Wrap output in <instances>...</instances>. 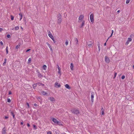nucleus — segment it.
<instances>
[{"instance_id":"nucleus-60","label":"nucleus","mask_w":134,"mask_h":134,"mask_svg":"<svg viewBox=\"0 0 134 134\" xmlns=\"http://www.w3.org/2000/svg\"><path fill=\"white\" fill-rule=\"evenodd\" d=\"M113 32H114V31L113 30H112V33H112V34H113Z\"/></svg>"},{"instance_id":"nucleus-23","label":"nucleus","mask_w":134,"mask_h":134,"mask_svg":"<svg viewBox=\"0 0 134 134\" xmlns=\"http://www.w3.org/2000/svg\"><path fill=\"white\" fill-rule=\"evenodd\" d=\"M43 70H46L47 69V66L46 65H44L43 66Z\"/></svg>"},{"instance_id":"nucleus-21","label":"nucleus","mask_w":134,"mask_h":134,"mask_svg":"<svg viewBox=\"0 0 134 134\" xmlns=\"http://www.w3.org/2000/svg\"><path fill=\"white\" fill-rule=\"evenodd\" d=\"M52 120L55 123H56L58 121L57 119L54 118H53Z\"/></svg>"},{"instance_id":"nucleus-28","label":"nucleus","mask_w":134,"mask_h":134,"mask_svg":"<svg viewBox=\"0 0 134 134\" xmlns=\"http://www.w3.org/2000/svg\"><path fill=\"white\" fill-rule=\"evenodd\" d=\"M19 29V27L18 26H16L14 28V29L15 30H18Z\"/></svg>"},{"instance_id":"nucleus-6","label":"nucleus","mask_w":134,"mask_h":134,"mask_svg":"<svg viewBox=\"0 0 134 134\" xmlns=\"http://www.w3.org/2000/svg\"><path fill=\"white\" fill-rule=\"evenodd\" d=\"M55 87L57 88H59L61 86V85L58 82H56L55 83L54 85Z\"/></svg>"},{"instance_id":"nucleus-18","label":"nucleus","mask_w":134,"mask_h":134,"mask_svg":"<svg viewBox=\"0 0 134 134\" xmlns=\"http://www.w3.org/2000/svg\"><path fill=\"white\" fill-rule=\"evenodd\" d=\"M65 86L66 88L68 89H69L70 88L69 86V85L68 84H66L65 85Z\"/></svg>"},{"instance_id":"nucleus-14","label":"nucleus","mask_w":134,"mask_h":134,"mask_svg":"<svg viewBox=\"0 0 134 134\" xmlns=\"http://www.w3.org/2000/svg\"><path fill=\"white\" fill-rule=\"evenodd\" d=\"M74 41L76 43V44H78V39L77 38H75L74 39Z\"/></svg>"},{"instance_id":"nucleus-12","label":"nucleus","mask_w":134,"mask_h":134,"mask_svg":"<svg viewBox=\"0 0 134 134\" xmlns=\"http://www.w3.org/2000/svg\"><path fill=\"white\" fill-rule=\"evenodd\" d=\"M38 72V74L37 76H38L40 78H41L42 77H43V75H42L41 73H40V72H38V70H37Z\"/></svg>"},{"instance_id":"nucleus-25","label":"nucleus","mask_w":134,"mask_h":134,"mask_svg":"<svg viewBox=\"0 0 134 134\" xmlns=\"http://www.w3.org/2000/svg\"><path fill=\"white\" fill-rule=\"evenodd\" d=\"M6 54H8V46H7L6 47Z\"/></svg>"},{"instance_id":"nucleus-39","label":"nucleus","mask_w":134,"mask_h":134,"mask_svg":"<svg viewBox=\"0 0 134 134\" xmlns=\"http://www.w3.org/2000/svg\"><path fill=\"white\" fill-rule=\"evenodd\" d=\"M125 76L124 75H122L121 77V79H124L125 78Z\"/></svg>"},{"instance_id":"nucleus-16","label":"nucleus","mask_w":134,"mask_h":134,"mask_svg":"<svg viewBox=\"0 0 134 134\" xmlns=\"http://www.w3.org/2000/svg\"><path fill=\"white\" fill-rule=\"evenodd\" d=\"M98 51H100V44L99 42H98Z\"/></svg>"},{"instance_id":"nucleus-20","label":"nucleus","mask_w":134,"mask_h":134,"mask_svg":"<svg viewBox=\"0 0 134 134\" xmlns=\"http://www.w3.org/2000/svg\"><path fill=\"white\" fill-rule=\"evenodd\" d=\"M10 114H11V115H12L13 117V118L15 119V115L14 114V113L13 111H11L10 112Z\"/></svg>"},{"instance_id":"nucleus-7","label":"nucleus","mask_w":134,"mask_h":134,"mask_svg":"<svg viewBox=\"0 0 134 134\" xmlns=\"http://www.w3.org/2000/svg\"><path fill=\"white\" fill-rule=\"evenodd\" d=\"M94 92H92L91 93V101L93 102V98L94 97Z\"/></svg>"},{"instance_id":"nucleus-17","label":"nucleus","mask_w":134,"mask_h":134,"mask_svg":"<svg viewBox=\"0 0 134 134\" xmlns=\"http://www.w3.org/2000/svg\"><path fill=\"white\" fill-rule=\"evenodd\" d=\"M74 66L73 64L72 63H71L70 64V68L72 70H73Z\"/></svg>"},{"instance_id":"nucleus-35","label":"nucleus","mask_w":134,"mask_h":134,"mask_svg":"<svg viewBox=\"0 0 134 134\" xmlns=\"http://www.w3.org/2000/svg\"><path fill=\"white\" fill-rule=\"evenodd\" d=\"M20 47V45H18L16 46V48L17 49L18 48Z\"/></svg>"},{"instance_id":"nucleus-50","label":"nucleus","mask_w":134,"mask_h":134,"mask_svg":"<svg viewBox=\"0 0 134 134\" xmlns=\"http://www.w3.org/2000/svg\"><path fill=\"white\" fill-rule=\"evenodd\" d=\"M101 110L102 111H104V109L102 107V108L101 109Z\"/></svg>"},{"instance_id":"nucleus-45","label":"nucleus","mask_w":134,"mask_h":134,"mask_svg":"<svg viewBox=\"0 0 134 134\" xmlns=\"http://www.w3.org/2000/svg\"><path fill=\"white\" fill-rule=\"evenodd\" d=\"M57 66H58V70H60V68L59 67L58 65H57Z\"/></svg>"},{"instance_id":"nucleus-44","label":"nucleus","mask_w":134,"mask_h":134,"mask_svg":"<svg viewBox=\"0 0 134 134\" xmlns=\"http://www.w3.org/2000/svg\"><path fill=\"white\" fill-rule=\"evenodd\" d=\"M7 37L8 38H9L10 37V36L9 35H7Z\"/></svg>"},{"instance_id":"nucleus-31","label":"nucleus","mask_w":134,"mask_h":134,"mask_svg":"<svg viewBox=\"0 0 134 134\" xmlns=\"http://www.w3.org/2000/svg\"><path fill=\"white\" fill-rule=\"evenodd\" d=\"M56 124L58 125H60L61 124V122H60L59 121H57Z\"/></svg>"},{"instance_id":"nucleus-11","label":"nucleus","mask_w":134,"mask_h":134,"mask_svg":"<svg viewBox=\"0 0 134 134\" xmlns=\"http://www.w3.org/2000/svg\"><path fill=\"white\" fill-rule=\"evenodd\" d=\"M48 99L49 100H51V101L52 102L55 101V99L53 97H49L48 98Z\"/></svg>"},{"instance_id":"nucleus-62","label":"nucleus","mask_w":134,"mask_h":134,"mask_svg":"<svg viewBox=\"0 0 134 134\" xmlns=\"http://www.w3.org/2000/svg\"><path fill=\"white\" fill-rule=\"evenodd\" d=\"M51 38L52 40H53V39H54V37H53V38Z\"/></svg>"},{"instance_id":"nucleus-15","label":"nucleus","mask_w":134,"mask_h":134,"mask_svg":"<svg viewBox=\"0 0 134 134\" xmlns=\"http://www.w3.org/2000/svg\"><path fill=\"white\" fill-rule=\"evenodd\" d=\"M49 32H48L49 33V34H48V36H49V37L50 38H53V35H52V34H51V32H50V31H49Z\"/></svg>"},{"instance_id":"nucleus-42","label":"nucleus","mask_w":134,"mask_h":134,"mask_svg":"<svg viewBox=\"0 0 134 134\" xmlns=\"http://www.w3.org/2000/svg\"><path fill=\"white\" fill-rule=\"evenodd\" d=\"M19 15L20 16V17H22V14H21V13H20L19 14Z\"/></svg>"},{"instance_id":"nucleus-61","label":"nucleus","mask_w":134,"mask_h":134,"mask_svg":"<svg viewBox=\"0 0 134 134\" xmlns=\"http://www.w3.org/2000/svg\"><path fill=\"white\" fill-rule=\"evenodd\" d=\"M120 12V10H118V11L117 12L119 13V12Z\"/></svg>"},{"instance_id":"nucleus-56","label":"nucleus","mask_w":134,"mask_h":134,"mask_svg":"<svg viewBox=\"0 0 134 134\" xmlns=\"http://www.w3.org/2000/svg\"><path fill=\"white\" fill-rule=\"evenodd\" d=\"M22 17H20V21L22 19Z\"/></svg>"},{"instance_id":"nucleus-30","label":"nucleus","mask_w":134,"mask_h":134,"mask_svg":"<svg viewBox=\"0 0 134 134\" xmlns=\"http://www.w3.org/2000/svg\"><path fill=\"white\" fill-rule=\"evenodd\" d=\"M11 19L12 20H13L14 19V17L12 15H11L10 16Z\"/></svg>"},{"instance_id":"nucleus-52","label":"nucleus","mask_w":134,"mask_h":134,"mask_svg":"<svg viewBox=\"0 0 134 134\" xmlns=\"http://www.w3.org/2000/svg\"><path fill=\"white\" fill-rule=\"evenodd\" d=\"M27 126H28V127H30V125L28 123H27Z\"/></svg>"},{"instance_id":"nucleus-36","label":"nucleus","mask_w":134,"mask_h":134,"mask_svg":"<svg viewBox=\"0 0 134 134\" xmlns=\"http://www.w3.org/2000/svg\"><path fill=\"white\" fill-rule=\"evenodd\" d=\"M116 75H117L116 73L115 72L114 74V77L113 78L114 79L115 77H116Z\"/></svg>"},{"instance_id":"nucleus-59","label":"nucleus","mask_w":134,"mask_h":134,"mask_svg":"<svg viewBox=\"0 0 134 134\" xmlns=\"http://www.w3.org/2000/svg\"><path fill=\"white\" fill-rule=\"evenodd\" d=\"M106 45V43H104V46H105Z\"/></svg>"},{"instance_id":"nucleus-34","label":"nucleus","mask_w":134,"mask_h":134,"mask_svg":"<svg viewBox=\"0 0 134 134\" xmlns=\"http://www.w3.org/2000/svg\"><path fill=\"white\" fill-rule=\"evenodd\" d=\"M33 127L34 129V130H36L37 129V128L36 127V126L35 125H33Z\"/></svg>"},{"instance_id":"nucleus-43","label":"nucleus","mask_w":134,"mask_h":134,"mask_svg":"<svg viewBox=\"0 0 134 134\" xmlns=\"http://www.w3.org/2000/svg\"><path fill=\"white\" fill-rule=\"evenodd\" d=\"M58 73L59 74L61 75V71H60V70H58Z\"/></svg>"},{"instance_id":"nucleus-55","label":"nucleus","mask_w":134,"mask_h":134,"mask_svg":"<svg viewBox=\"0 0 134 134\" xmlns=\"http://www.w3.org/2000/svg\"><path fill=\"white\" fill-rule=\"evenodd\" d=\"M8 118V117H7V116H5V119H7Z\"/></svg>"},{"instance_id":"nucleus-46","label":"nucleus","mask_w":134,"mask_h":134,"mask_svg":"<svg viewBox=\"0 0 134 134\" xmlns=\"http://www.w3.org/2000/svg\"><path fill=\"white\" fill-rule=\"evenodd\" d=\"M0 44L1 45H3V43L2 41H1L0 42Z\"/></svg>"},{"instance_id":"nucleus-3","label":"nucleus","mask_w":134,"mask_h":134,"mask_svg":"<svg viewBox=\"0 0 134 134\" xmlns=\"http://www.w3.org/2000/svg\"><path fill=\"white\" fill-rule=\"evenodd\" d=\"M90 20L91 22L93 23L94 22V19L93 18V14L92 13L90 15Z\"/></svg>"},{"instance_id":"nucleus-5","label":"nucleus","mask_w":134,"mask_h":134,"mask_svg":"<svg viewBox=\"0 0 134 134\" xmlns=\"http://www.w3.org/2000/svg\"><path fill=\"white\" fill-rule=\"evenodd\" d=\"M93 43V42L91 41H89L87 42H86L87 44L88 45L89 47H91V46Z\"/></svg>"},{"instance_id":"nucleus-33","label":"nucleus","mask_w":134,"mask_h":134,"mask_svg":"<svg viewBox=\"0 0 134 134\" xmlns=\"http://www.w3.org/2000/svg\"><path fill=\"white\" fill-rule=\"evenodd\" d=\"M130 0H126V4L129 3Z\"/></svg>"},{"instance_id":"nucleus-29","label":"nucleus","mask_w":134,"mask_h":134,"mask_svg":"<svg viewBox=\"0 0 134 134\" xmlns=\"http://www.w3.org/2000/svg\"><path fill=\"white\" fill-rule=\"evenodd\" d=\"M46 44L48 46L49 48H51V46L49 44V43L48 42H47Z\"/></svg>"},{"instance_id":"nucleus-22","label":"nucleus","mask_w":134,"mask_h":134,"mask_svg":"<svg viewBox=\"0 0 134 134\" xmlns=\"http://www.w3.org/2000/svg\"><path fill=\"white\" fill-rule=\"evenodd\" d=\"M85 22L84 21H83L82 22V23L81 25V26L80 27L81 28L83 26L85 25Z\"/></svg>"},{"instance_id":"nucleus-40","label":"nucleus","mask_w":134,"mask_h":134,"mask_svg":"<svg viewBox=\"0 0 134 134\" xmlns=\"http://www.w3.org/2000/svg\"><path fill=\"white\" fill-rule=\"evenodd\" d=\"M26 104L27 105V107L28 108H29L30 107V106L29 103H26Z\"/></svg>"},{"instance_id":"nucleus-53","label":"nucleus","mask_w":134,"mask_h":134,"mask_svg":"<svg viewBox=\"0 0 134 134\" xmlns=\"http://www.w3.org/2000/svg\"><path fill=\"white\" fill-rule=\"evenodd\" d=\"M30 50V49H27V50H26V52H28V51H29Z\"/></svg>"},{"instance_id":"nucleus-24","label":"nucleus","mask_w":134,"mask_h":134,"mask_svg":"<svg viewBox=\"0 0 134 134\" xmlns=\"http://www.w3.org/2000/svg\"><path fill=\"white\" fill-rule=\"evenodd\" d=\"M37 86V85L36 84V83L35 84H34L32 86L34 89H35V88Z\"/></svg>"},{"instance_id":"nucleus-2","label":"nucleus","mask_w":134,"mask_h":134,"mask_svg":"<svg viewBox=\"0 0 134 134\" xmlns=\"http://www.w3.org/2000/svg\"><path fill=\"white\" fill-rule=\"evenodd\" d=\"M57 23L59 24H60L62 21V16L59 13L57 15Z\"/></svg>"},{"instance_id":"nucleus-37","label":"nucleus","mask_w":134,"mask_h":134,"mask_svg":"<svg viewBox=\"0 0 134 134\" xmlns=\"http://www.w3.org/2000/svg\"><path fill=\"white\" fill-rule=\"evenodd\" d=\"M113 34L112 33H111L110 36L108 38V39L107 40V41L108 40V39L110 37H111L112 35H113Z\"/></svg>"},{"instance_id":"nucleus-48","label":"nucleus","mask_w":134,"mask_h":134,"mask_svg":"<svg viewBox=\"0 0 134 134\" xmlns=\"http://www.w3.org/2000/svg\"><path fill=\"white\" fill-rule=\"evenodd\" d=\"M101 113L102 115H103L104 114V111H102Z\"/></svg>"},{"instance_id":"nucleus-10","label":"nucleus","mask_w":134,"mask_h":134,"mask_svg":"<svg viewBox=\"0 0 134 134\" xmlns=\"http://www.w3.org/2000/svg\"><path fill=\"white\" fill-rule=\"evenodd\" d=\"M6 128L5 127H4L2 130V134H5L6 133Z\"/></svg>"},{"instance_id":"nucleus-54","label":"nucleus","mask_w":134,"mask_h":134,"mask_svg":"<svg viewBox=\"0 0 134 134\" xmlns=\"http://www.w3.org/2000/svg\"><path fill=\"white\" fill-rule=\"evenodd\" d=\"M50 48L51 51H52V47H51V48Z\"/></svg>"},{"instance_id":"nucleus-27","label":"nucleus","mask_w":134,"mask_h":134,"mask_svg":"<svg viewBox=\"0 0 134 134\" xmlns=\"http://www.w3.org/2000/svg\"><path fill=\"white\" fill-rule=\"evenodd\" d=\"M5 62L3 63V66H4L5 65V64H6V61H7V59L6 58H5L4 59Z\"/></svg>"},{"instance_id":"nucleus-64","label":"nucleus","mask_w":134,"mask_h":134,"mask_svg":"<svg viewBox=\"0 0 134 134\" xmlns=\"http://www.w3.org/2000/svg\"><path fill=\"white\" fill-rule=\"evenodd\" d=\"M53 41H54V39H53V40H52Z\"/></svg>"},{"instance_id":"nucleus-63","label":"nucleus","mask_w":134,"mask_h":134,"mask_svg":"<svg viewBox=\"0 0 134 134\" xmlns=\"http://www.w3.org/2000/svg\"><path fill=\"white\" fill-rule=\"evenodd\" d=\"M133 69H134V65H133Z\"/></svg>"},{"instance_id":"nucleus-32","label":"nucleus","mask_w":134,"mask_h":134,"mask_svg":"<svg viewBox=\"0 0 134 134\" xmlns=\"http://www.w3.org/2000/svg\"><path fill=\"white\" fill-rule=\"evenodd\" d=\"M7 101L8 102L10 103L11 102V100L9 98H7Z\"/></svg>"},{"instance_id":"nucleus-8","label":"nucleus","mask_w":134,"mask_h":134,"mask_svg":"<svg viewBox=\"0 0 134 134\" xmlns=\"http://www.w3.org/2000/svg\"><path fill=\"white\" fill-rule=\"evenodd\" d=\"M132 40V38H128V40L126 42V44L127 45L128 44L130 41H131Z\"/></svg>"},{"instance_id":"nucleus-9","label":"nucleus","mask_w":134,"mask_h":134,"mask_svg":"<svg viewBox=\"0 0 134 134\" xmlns=\"http://www.w3.org/2000/svg\"><path fill=\"white\" fill-rule=\"evenodd\" d=\"M41 93L43 95L47 96L49 95L48 93H46L44 91H42L41 92Z\"/></svg>"},{"instance_id":"nucleus-26","label":"nucleus","mask_w":134,"mask_h":134,"mask_svg":"<svg viewBox=\"0 0 134 134\" xmlns=\"http://www.w3.org/2000/svg\"><path fill=\"white\" fill-rule=\"evenodd\" d=\"M68 43H69L68 40H66V42H65V45L66 46H67L68 45Z\"/></svg>"},{"instance_id":"nucleus-1","label":"nucleus","mask_w":134,"mask_h":134,"mask_svg":"<svg viewBox=\"0 0 134 134\" xmlns=\"http://www.w3.org/2000/svg\"><path fill=\"white\" fill-rule=\"evenodd\" d=\"M70 110L72 113L75 114L77 115L79 113V110L76 108L72 109Z\"/></svg>"},{"instance_id":"nucleus-47","label":"nucleus","mask_w":134,"mask_h":134,"mask_svg":"<svg viewBox=\"0 0 134 134\" xmlns=\"http://www.w3.org/2000/svg\"><path fill=\"white\" fill-rule=\"evenodd\" d=\"M12 93L10 91H9V95L11 94H12Z\"/></svg>"},{"instance_id":"nucleus-49","label":"nucleus","mask_w":134,"mask_h":134,"mask_svg":"<svg viewBox=\"0 0 134 134\" xmlns=\"http://www.w3.org/2000/svg\"><path fill=\"white\" fill-rule=\"evenodd\" d=\"M34 105L35 106V107H37V104L36 103H35L34 104Z\"/></svg>"},{"instance_id":"nucleus-41","label":"nucleus","mask_w":134,"mask_h":134,"mask_svg":"<svg viewBox=\"0 0 134 134\" xmlns=\"http://www.w3.org/2000/svg\"><path fill=\"white\" fill-rule=\"evenodd\" d=\"M47 134H52L51 132L50 131H49L47 132Z\"/></svg>"},{"instance_id":"nucleus-38","label":"nucleus","mask_w":134,"mask_h":134,"mask_svg":"<svg viewBox=\"0 0 134 134\" xmlns=\"http://www.w3.org/2000/svg\"><path fill=\"white\" fill-rule=\"evenodd\" d=\"M31 61V59L30 58H29L28 60V63H29Z\"/></svg>"},{"instance_id":"nucleus-4","label":"nucleus","mask_w":134,"mask_h":134,"mask_svg":"<svg viewBox=\"0 0 134 134\" xmlns=\"http://www.w3.org/2000/svg\"><path fill=\"white\" fill-rule=\"evenodd\" d=\"M105 60L106 62L107 63H109L110 62V60L109 58L107 56L105 57Z\"/></svg>"},{"instance_id":"nucleus-13","label":"nucleus","mask_w":134,"mask_h":134,"mask_svg":"<svg viewBox=\"0 0 134 134\" xmlns=\"http://www.w3.org/2000/svg\"><path fill=\"white\" fill-rule=\"evenodd\" d=\"M84 18V16L82 15H81L80 16L79 18V20H81Z\"/></svg>"},{"instance_id":"nucleus-19","label":"nucleus","mask_w":134,"mask_h":134,"mask_svg":"<svg viewBox=\"0 0 134 134\" xmlns=\"http://www.w3.org/2000/svg\"><path fill=\"white\" fill-rule=\"evenodd\" d=\"M36 84L38 86H40L42 85V86H44V85L42 83L40 82H38L36 83Z\"/></svg>"},{"instance_id":"nucleus-51","label":"nucleus","mask_w":134,"mask_h":134,"mask_svg":"<svg viewBox=\"0 0 134 134\" xmlns=\"http://www.w3.org/2000/svg\"><path fill=\"white\" fill-rule=\"evenodd\" d=\"M3 30V29L0 28V32L2 31Z\"/></svg>"},{"instance_id":"nucleus-57","label":"nucleus","mask_w":134,"mask_h":134,"mask_svg":"<svg viewBox=\"0 0 134 134\" xmlns=\"http://www.w3.org/2000/svg\"><path fill=\"white\" fill-rule=\"evenodd\" d=\"M54 42V43H55L56 42V41H55V40H54V41H53Z\"/></svg>"},{"instance_id":"nucleus-58","label":"nucleus","mask_w":134,"mask_h":134,"mask_svg":"<svg viewBox=\"0 0 134 134\" xmlns=\"http://www.w3.org/2000/svg\"><path fill=\"white\" fill-rule=\"evenodd\" d=\"M23 124V122H21V125H22Z\"/></svg>"}]
</instances>
